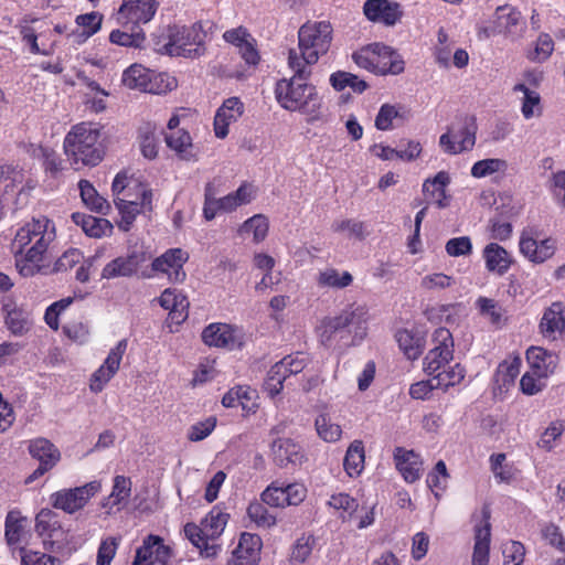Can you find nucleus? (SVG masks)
Wrapping results in <instances>:
<instances>
[{"instance_id":"obj_1","label":"nucleus","mask_w":565,"mask_h":565,"mask_svg":"<svg viewBox=\"0 0 565 565\" xmlns=\"http://www.w3.org/2000/svg\"><path fill=\"white\" fill-rule=\"evenodd\" d=\"M289 67L294 75L276 82L274 94L277 104L285 110L302 115L307 122L313 124L326 117L323 95L309 81L310 68L302 67L299 61L291 57Z\"/></svg>"},{"instance_id":"obj_27","label":"nucleus","mask_w":565,"mask_h":565,"mask_svg":"<svg viewBox=\"0 0 565 565\" xmlns=\"http://www.w3.org/2000/svg\"><path fill=\"white\" fill-rule=\"evenodd\" d=\"M363 12L370 21L388 26L396 24L403 14L399 3L390 0H366Z\"/></svg>"},{"instance_id":"obj_48","label":"nucleus","mask_w":565,"mask_h":565,"mask_svg":"<svg viewBox=\"0 0 565 565\" xmlns=\"http://www.w3.org/2000/svg\"><path fill=\"white\" fill-rule=\"evenodd\" d=\"M149 76H151V70L146 68L140 64L130 65L122 73L121 81L124 85L130 89H138L146 92L148 89Z\"/></svg>"},{"instance_id":"obj_41","label":"nucleus","mask_w":565,"mask_h":565,"mask_svg":"<svg viewBox=\"0 0 565 565\" xmlns=\"http://www.w3.org/2000/svg\"><path fill=\"white\" fill-rule=\"evenodd\" d=\"M102 21V14L95 11L79 14L75 19L79 31H72V33L68 34V38H74L75 42L83 43L99 31Z\"/></svg>"},{"instance_id":"obj_16","label":"nucleus","mask_w":565,"mask_h":565,"mask_svg":"<svg viewBox=\"0 0 565 565\" xmlns=\"http://www.w3.org/2000/svg\"><path fill=\"white\" fill-rule=\"evenodd\" d=\"M188 259V252L182 248H170L154 258L151 267L154 273L164 275L170 282L180 284L186 277L183 266Z\"/></svg>"},{"instance_id":"obj_56","label":"nucleus","mask_w":565,"mask_h":565,"mask_svg":"<svg viewBox=\"0 0 565 565\" xmlns=\"http://www.w3.org/2000/svg\"><path fill=\"white\" fill-rule=\"evenodd\" d=\"M565 430V422L556 419L550 423V425L542 433L537 446L541 449L551 451L555 446L556 441L561 438Z\"/></svg>"},{"instance_id":"obj_19","label":"nucleus","mask_w":565,"mask_h":565,"mask_svg":"<svg viewBox=\"0 0 565 565\" xmlns=\"http://www.w3.org/2000/svg\"><path fill=\"white\" fill-rule=\"evenodd\" d=\"M32 536L30 522L26 516L18 510L8 512L4 522V539L7 544L13 550L22 552Z\"/></svg>"},{"instance_id":"obj_20","label":"nucleus","mask_w":565,"mask_h":565,"mask_svg":"<svg viewBox=\"0 0 565 565\" xmlns=\"http://www.w3.org/2000/svg\"><path fill=\"white\" fill-rule=\"evenodd\" d=\"M157 11L156 0H124L118 11V19L122 24L148 23Z\"/></svg>"},{"instance_id":"obj_53","label":"nucleus","mask_w":565,"mask_h":565,"mask_svg":"<svg viewBox=\"0 0 565 565\" xmlns=\"http://www.w3.org/2000/svg\"><path fill=\"white\" fill-rule=\"evenodd\" d=\"M396 340L407 359L415 360L422 354V339L409 330H399Z\"/></svg>"},{"instance_id":"obj_9","label":"nucleus","mask_w":565,"mask_h":565,"mask_svg":"<svg viewBox=\"0 0 565 565\" xmlns=\"http://www.w3.org/2000/svg\"><path fill=\"white\" fill-rule=\"evenodd\" d=\"M102 490L100 481L94 480L84 486L62 489L50 495L53 508L73 514L82 510L87 502Z\"/></svg>"},{"instance_id":"obj_52","label":"nucleus","mask_w":565,"mask_h":565,"mask_svg":"<svg viewBox=\"0 0 565 565\" xmlns=\"http://www.w3.org/2000/svg\"><path fill=\"white\" fill-rule=\"evenodd\" d=\"M330 85L338 92L343 90L347 87H350L354 93H363L367 88V84L359 78L356 75L338 71L330 75L329 78Z\"/></svg>"},{"instance_id":"obj_60","label":"nucleus","mask_w":565,"mask_h":565,"mask_svg":"<svg viewBox=\"0 0 565 565\" xmlns=\"http://www.w3.org/2000/svg\"><path fill=\"white\" fill-rule=\"evenodd\" d=\"M217 190L213 182L205 185L203 216L206 221H212L218 213H224L220 198H216Z\"/></svg>"},{"instance_id":"obj_21","label":"nucleus","mask_w":565,"mask_h":565,"mask_svg":"<svg viewBox=\"0 0 565 565\" xmlns=\"http://www.w3.org/2000/svg\"><path fill=\"white\" fill-rule=\"evenodd\" d=\"M270 456L280 468L297 467L306 460L302 447L291 438H277L273 440Z\"/></svg>"},{"instance_id":"obj_23","label":"nucleus","mask_w":565,"mask_h":565,"mask_svg":"<svg viewBox=\"0 0 565 565\" xmlns=\"http://www.w3.org/2000/svg\"><path fill=\"white\" fill-rule=\"evenodd\" d=\"M147 260L146 253L131 252L126 256H118L107 263L102 270L103 279H115L119 277H130L139 270L140 266Z\"/></svg>"},{"instance_id":"obj_28","label":"nucleus","mask_w":565,"mask_h":565,"mask_svg":"<svg viewBox=\"0 0 565 565\" xmlns=\"http://www.w3.org/2000/svg\"><path fill=\"white\" fill-rule=\"evenodd\" d=\"M262 540L252 533H242L237 546L232 552L231 565H255L259 559Z\"/></svg>"},{"instance_id":"obj_6","label":"nucleus","mask_w":565,"mask_h":565,"mask_svg":"<svg viewBox=\"0 0 565 565\" xmlns=\"http://www.w3.org/2000/svg\"><path fill=\"white\" fill-rule=\"evenodd\" d=\"M204 39L200 23L172 25L168 28L164 43H158V52L170 56L196 57L203 54Z\"/></svg>"},{"instance_id":"obj_50","label":"nucleus","mask_w":565,"mask_h":565,"mask_svg":"<svg viewBox=\"0 0 565 565\" xmlns=\"http://www.w3.org/2000/svg\"><path fill=\"white\" fill-rule=\"evenodd\" d=\"M508 170V162L500 158H487L475 162L470 174L476 179H482L494 174H504Z\"/></svg>"},{"instance_id":"obj_22","label":"nucleus","mask_w":565,"mask_h":565,"mask_svg":"<svg viewBox=\"0 0 565 565\" xmlns=\"http://www.w3.org/2000/svg\"><path fill=\"white\" fill-rule=\"evenodd\" d=\"M490 512L487 508L481 511L480 520L476 522L475 544L472 553V565H489L490 541H491V524Z\"/></svg>"},{"instance_id":"obj_64","label":"nucleus","mask_w":565,"mask_h":565,"mask_svg":"<svg viewBox=\"0 0 565 565\" xmlns=\"http://www.w3.org/2000/svg\"><path fill=\"white\" fill-rule=\"evenodd\" d=\"M21 565H61L60 558L31 548H22L19 553Z\"/></svg>"},{"instance_id":"obj_34","label":"nucleus","mask_w":565,"mask_h":565,"mask_svg":"<svg viewBox=\"0 0 565 565\" xmlns=\"http://www.w3.org/2000/svg\"><path fill=\"white\" fill-rule=\"evenodd\" d=\"M72 220L89 237L100 238L113 232V224L106 218L75 212L72 214Z\"/></svg>"},{"instance_id":"obj_58","label":"nucleus","mask_w":565,"mask_h":565,"mask_svg":"<svg viewBox=\"0 0 565 565\" xmlns=\"http://www.w3.org/2000/svg\"><path fill=\"white\" fill-rule=\"evenodd\" d=\"M554 51V41L547 33H541L534 44L533 51L527 53V58L532 62L543 63L548 60Z\"/></svg>"},{"instance_id":"obj_55","label":"nucleus","mask_w":565,"mask_h":565,"mask_svg":"<svg viewBox=\"0 0 565 565\" xmlns=\"http://www.w3.org/2000/svg\"><path fill=\"white\" fill-rule=\"evenodd\" d=\"M502 565H522L525 558V547L519 541L508 540L501 545Z\"/></svg>"},{"instance_id":"obj_32","label":"nucleus","mask_w":565,"mask_h":565,"mask_svg":"<svg viewBox=\"0 0 565 565\" xmlns=\"http://www.w3.org/2000/svg\"><path fill=\"white\" fill-rule=\"evenodd\" d=\"M28 449L31 457L43 467L53 469L61 460L58 448L46 438L39 437L30 440Z\"/></svg>"},{"instance_id":"obj_54","label":"nucleus","mask_w":565,"mask_h":565,"mask_svg":"<svg viewBox=\"0 0 565 565\" xmlns=\"http://www.w3.org/2000/svg\"><path fill=\"white\" fill-rule=\"evenodd\" d=\"M328 505L334 510L341 511L343 520L352 519L358 511L359 502L348 493L340 492L330 497Z\"/></svg>"},{"instance_id":"obj_31","label":"nucleus","mask_w":565,"mask_h":565,"mask_svg":"<svg viewBox=\"0 0 565 565\" xmlns=\"http://www.w3.org/2000/svg\"><path fill=\"white\" fill-rule=\"evenodd\" d=\"M450 183V177L446 171H439L433 179H427L423 184V191L428 202L444 209L449 204L446 186Z\"/></svg>"},{"instance_id":"obj_25","label":"nucleus","mask_w":565,"mask_h":565,"mask_svg":"<svg viewBox=\"0 0 565 565\" xmlns=\"http://www.w3.org/2000/svg\"><path fill=\"white\" fill-rule=\"evenodd\" d=\"M521 254L532 263L541 264L550 259L556 250L555 239H536L529 233H522L519 242Z\"/></svg>"},{"instance_id":"obj_42","label":"nucleus","mask_w":565,"mask_h":565,"mask_svg":"<svg viewBox=\"0 0 565 565\" xmlns=\"http://www.w3.org/2000/svg\"><path fill=\"white\" fill-rule=\"evenodd\" d=\"M269 230V221L263 214H255L247 218L238 228V235L244 238H250L254 243L263 242Z\"/></svg>"},{"instance_id":"obj_35","label":"nucleus","mask_w":565,"mask_h":565,"mask_svg":"<svg viewBox=\"0 0 565 565\" xmlns=\"http://www.w3.org/2000/svg\"><path fill=\"white\" fill-rule=\"evenodd\" d=\"M130 492L131 481L124 476H116L110 494L102 502L103 509H105L108 514L119 511L121 505L126 503L130 497Z\"/></svg>"},{"instance_id":"obj_51","label":"nucleus","mask_w":565,"mask_h":565,"mask_svg":"<svg viewBox=\"0 0 565 565\" xmlns=\"http://www.w3.org/2000/svg\"><path fill=\"white\" fill-rule=\"evenodd\" d=\"M466 371L460 364H455L439 370L433 375L438 390L447 391L448 388L461 383L465 379Z\"/></svg>"},{"instance_id":"obj_33","label":"nucleus","mask_w":565,"mask_h":565,"mask_svg":"<svg viewBox=\"0 0 565 565\" xmlns=\"http://www.w3.org/2000/svg\"><path fill=\"white\" fill-rule=\"evenodd\" d=\"M526 360L530 365V371L547 377L555 372L558 363L556 354L540 347L530 348L526 352Z\"/></svg>"},{"instance_id":"obj_59","label":"nucleus","mask_w":565,"mask_h":565,"mask_svg":"<svg viewBox=\"0 0 565 565\" xmlns=\"http://www.w3.org/2000/svg\"><path fill=\"white\" fill-rule=\"evenodd\" d=\"M456 284L454 276L444 273H430L420 279V287L427 291H441Z\"/></svg>"},{"instance_id":"obj_26","label":"nucleus","mask_w":565,"mask_h":565,"mask_svg":"<svg viewBox=\"0 0 565 565\" xmlns=\"http://www.w3.org/2000/svg\"><path fill=\"white\" fill-rule=\"evenodd\" d=\"M170 558V548L163 544L159 536L149 535L137 550L135 565H167Z\"/></svg>"},{"instance_id":"obj_43","label":"nucleus","mask_w":565,"mask_h":565,"mask_svg":"<svg viewBox=\"0 0 565 565\" xmlns=\"http://www.w3.org/2000/svg\"><path fill=\"white\" fill-rule=\"evenodd\" d=\"M514 93H522L521 114L525 119L539 117L542 115L541 96L536 90L531 89L524 83H518L513 86Z\"/></svg>"},{"instance_id":"obj_37","label":"nucleus","mask_w":565,"mask_h":565,"mask_svg":"<svg viewBox=\"0 0 565 565\" xmlns=\"http://www.w3.org/2000/svg\"><path fill=\"white\" fill-rule=\"evenodd\" d=\"M167 146L175 154L186 161L196 160V153L190 134L183 129L172 131L166 136Z\"/></svg>"},{"instance_id":"obj_17","label":"nucleus","mask_w":565,"mask_h":565,"mask_svg":"<svg viewBox=\"0 0 565 565\" xmlns=\"http://www.w3.org/2000/svg\"><path fill=\"white\" fill-rule=\"evenodd\" d=\"M557 279L565 278V265L555 270ZM540 329L542 334L551 340L565 335V305L554 302L548 307L541 319Z\"/></svg>"},{"instance_id":"obj_24","label":"nucleus","mask_w":565,"mask_h":565,"mask_svg":"<svg viewBox=\"0 0 565 565\" xmlns=\"http://www.w3.org/2000/svg\"><path fill=\"white\" fill-rule=\"evenodd\" d=\"M245 107L238 97H230L216 110L214 117V132L218 139H224L230 132V126L236 122L244 114Z\"/></svg>"},{"instance_id":"obj_2","label":"nucleus","mask_w":565,"mask_h":565,"mask_svg":"<svg viewBox=\"0 0 565 565\" xmlns=\"http://www.w3.org/2000/svg\"><path fill=\"white\" fill-rule=\"evenodd\" d=\"M55 238V225L45 216L20 227L12 242L15 268L23 277L41 271L45 253Z\"/></svg>"},{"instance_id":"obj_38","label":"nucleus","mask_w":565,"mask_h":565,"mask_svg":"<svg viewBox=\"0 0 565 565\" xmlns=\"http://www.w3.org/2000/svg\"><path fill=\"white\" fill-rule=\"evenodd\" d=\"M4 309L7 311L4 323L13 335L22 337L31 330L33 319L28 310L18 307L9 309V306Z\"/></svg>"},{"instance_id":"obj_47","label":"nucleus","mask_w":565,"mask_h":565,"mask_svg":"<svg viewBox=\"0 0 565 565\" xmlns=\"http://www.w3.org/2000/svg\"><path fill=\"white\" fill-rule=\"evenodd\" d=\"M20 34L22 41L29 45V50L32 54L49 56L54 53L57 44L56 40L39 42V38H41L40 32L36 33L34 29L28 25L21 26Z\"/></svg>"},{"instance_id":"obj_39","label":"nucleus","mask_w":565,"mask_h":565,"mask_svg":"<svg viewBox=\"0 0 565 565\" xmlns=\"http://www.w3.org/2000/svg\"><path fill=\"white\" fill-rule=\"evenodd\" d=\"M476 307L480 316L491 326L500 329L507 322V311L494 299L487 297H479L476 300Z\"/></svg>"},{"instance_id":"obj_11","label":"nucleus","mask_w":565,"mask_h":565,"mask_svg":"<svg viewBox=\"0 0 565 565\" xmlns=\"http://www.w3.org/2000/svg\"><path fill=\"white\" fill-rule=\"evenodd\" d=\"M365 316V308L358 306L345 309L335 317L323 318L316 328L319 341L323 345H331L338 332L350 324L364 322Z\"/></svg>"},{"instance_id":"obj_29","label":"nucleus","mask_w":565,"mask_h":565,"mask_svg":"<svg viewBox=\"0 0 565 565\" xmlns=\"http://www.w3.org/2000/svg\"><path fill=\"white\" fill-rule=\"evenodd\" d=\"M394 461L396 469L406 482L413 483L420 479L424 470L423 460L414 450L397 447L394 450Z\"/></svg>"},{"instance_id":"obj_12","label":"nucleus","mask_w":565,"mask_h":565,"mask_svg":"<svg viewBox=\"0 0 565 565\" xmlns=\"http://www.w3.org/2000/svg\"><path fill=\"white\" fill-rule=\"evenodd\" d=\"M434 347L424 358V371L433 376L454 358V339L450 331L446 328H438L433 335Z\"/></svg>"},{"instance_id":"obj_36","label":"nucleus","mask_w":565,"mask_h":565,"mask_svg":"<svg viewBox=\"0 0 565 565\" xmlns=\"http://www.w3.org/2000/svg\"><path fill=\"white\" fill-rule=\"evenodd\" d=\"M158 301L163 309L170 312L172 319H175L178 322L186 319L189 302L181 292L167 288L160 295Z\"/></svg>"},{"instance_id":"obj_8","label":"nucleus","mask_w":565,"mask_h":565,"mask_svg":"<svg viewBox=\"0 0 565 565\" xmlns=\"http://www.w3.org/2000/svg\"><path fill=\"white\" fill-rule=\"evenodd\" d=\"M525 23L522 13L514 7H498L488 24L478 26L479 39H489L502 34L511 40L523 38Z\"/></svg>"},{"instance_id":"obj_61","label":"nucleus","mask_w":565,"mask_h":565,"mask_svg":"<svg viewBox=\"0 0 565 565\" xmlns=\"http://www.w3.org/2000/svg\"><path fill=\"white\" fill-rule=\"evenodd\" d=\"M149 77L147 93L160 95L177 87V79L169 74L151 71Z\"/></svg>"},{"instance_id":"obj_45","label":"nucleus","mask_w":565,"mask_h":565,"mask_svg":"<svg viewBox=\"0 0 565 565\" xmlns=\"http://www.w3.org/2000/svg\"><path fill=\"white\" fill-rule=\"evenodd\" d=\"M78 188L82 201L86 207L102 214H106L109 211L110 205L108 201L97 192L89 181L81 180Z\"/></svg>"},{"instance_id":"obj_44","label":"nucleus","mask_w":565,"mask_h":565,"mask_svg":"<svg viewBox=\"0 0 565 565\" xmlns=\"http://www.w3.org/2000/svg\"><path fill=\"white\" fill-rule=\"evenodd\" d=\"M315 427L318 436L326 443H337L342 437V428L335 423L331 414L322 411L315 420Z\"/></svg>"},{"instance_id":"obj_40","label":"nucleus","mask_w":565,"mask_h":565,"mask_svg":"<svg viewBox=\"0 0 565 565\" xmlns=\"http://www.w3.org/2000/svg\"><path fill=\"white\" fill-rule=\"evenodd\" d=\"M114 203L120 214L118 226L125 232L130 230L138 214L146 210H151V203H142V201L137 202L119 198L118 201H114Z\"/></svg>"},{"instance_id":"obj_4","label":"nucleus","mask_w":565,"mask_h":565,"mask_svg":"<svg viewBox=\"0 0 565 565\" xmlns=\"http://www.w3.org/2000/svg\"><path fill=\"white\" fill-rule=\"evenodd\" d=\"M332 40V28L326 21L307 22L298 31V51L290 50L288 65L291 57L299 61L302 67L316 64L321 55L326 54Z\"/></svg>"},{"instance_id":"obj_57","label":"nucleus","mask_w":565,"mask_h":565,"mask_svg":"<svg viewBox=\"0 0 565 565\" xmlns=\"http://www.w3.org/2000/svg\"><path fill=\"white\" fill-rule=\"evenodd\" d=\"M247 515L258 527H271L276 524V516L268 511L263 501L249 503Z\"/></svg>"},{"instance_id":"obj_5","label":"nucleus","mask_w":565,"mask_h":565,"mask_svg":"<svg viewBox=\"0 0 565 565\" xmlns=\"http://www.w3.org/2000/svg\"><path fill=\"white\" fill-rule=\"evenodd\" d=\"M227 521L228 514L223 512L220 507H214L200 525L188 523L184 526V534L203 556L213 557L220 551L216 540L224 532Z\"/></svg>"},{"instance_id":"obj_7","label":"nucleus","mask_w":565,"mask_h":565,"mask_svg":"<svg viewBox=\"0 0 565 565\" xmlns=\"http://www.w3.org/2000/svg\"><path fill=\"white\" fill-rule=\"evenodd\" d=\"M352 58L359 67L376 75H397L405 68L401 55L383 43L365 45L354 52Z\"/></svg>"},{"instance_id":"obj_30","label":"nucleus","mask_w":565,"mask_h":565,"mask_svg":"<svg viewBox=\"0 0 565 565\" xmlns=\"http://www.w3.org/2000/svg\"><path fill=\"white\" fill-rule=\"evenodd\" d=\"M488 271L503 276L511 267L512 257L509 252L497 243H489L482 250Z\"/></svg>"},{"instance_id":"obj_63","label":"nucleus","mask_w":565,"mask_h":565,"mask_svg":"<svg viewBox=\"0 0 565 565\" xmlns=\"http://www.w3.org/2000/svg\"><path fill=\"white\" fill-rule=\"evenodd\" d=\"M547 376H543L533 371H526L520 381V387L523 394L532 396L542 392L546 386Z\"/></svg>"},{"instance_id":"obj_46","label":"nucleus","mask_w":565,"mask_h":565,"mask_svg":"<svg viewBox=\"0 0 565 565\" xmlns=\"http://www.w3.org/2000/svg\"><path fill=\"white\" fill-rule=\"evenodd\" d=\"M331 228L334 233L341 234L349 239L363 241L370 234L367 225L356 218L337 220L332 223Z\"/></svg>"},{"instance_id":"obj_62","label":"nucleus","mask_w":565,"mask_h":565,"mask_svg":"<svg viewBox=\"0 0 565 565\" xmlns=\"http://www.w3.org/2000/svg\"><path fill=\"white\" fill-rule=\"evenodd\" d=\"M119 543L120 537L107 536L102 539L97 550L96 565H110L117 553Z\"/></svg>"},{"instance_id":"obj_49","label":"nucleus","mask_w":565,"mask_h":565,"mask_svg":"<svg viewBox=\"0 0 565 565\" xmlns=\"http://www.w3.org/2000/svg\"><path fill=\"white\" fill-rule=\"evenodd\" d=\"M364 446L361 440H354L348 447L344 457V470L350 477L359 476L364 469Z\"/></svg>"},{"instance_id":"obj_15","label":"nucleus","mask_w":565,"mask_h":565,"mask_svg":"<svg viewBox=\"0 0 565 565\" xmlns=\"http://www.w3.org/2000/svg\"><path fill=\"white\" fill-rule=\"evenodd\" d=\"M201 337L209 347L234 350L243 344L244 333L238 327L214 322L203 329Z\"/></svg>"},{"instance_id":"obj_18","label":"nucleus","mask_w":565,"mask_h":565,"mask_svg":"<svg viewBox=\"0 0 565 565\" xmlns=\"http://www.w3.org/2000/svg\"><path fill=\"white\" fill-rule=\"evenodd\" d=\"M111 192L114 201H118L121 198L129 201H142V203L152 202L151 191L137 179L129 175L127 171L116 174L111 184Z\"/></svg>"},{"instance_id":"obj_3","label":"nucleus","mask_w":565,"mask_h":565,"mask_svg":"<svg viewBox=\"0 0 565 565\" xmlns=\"http://www.w3.org/2000/svg\"><path fill=\"white\" fill-rule=\"evenodd\" d=\"M100 130L92 122L72 127L64 138V152L76 168L95 167L104 159L105 150L99 142Z\"/></svg>"},{"instance_id":"obj_13","label":"nucleus","mask_w":565,"mask_h":565,"mask_svg":"<svg viewBox=\"0 0 565 565\" xmlns=\"http://www.w3.org/2000/svg\"><path fill=\"white\" fill-rule=\"evenodd\" d=\"M476 145V127L473 124L460 122L452 125L439 137V147L447 154H459L470 151Z\"/></svg>"},{"instance_id":"obj_10","label":"nucleus","mask_w":565,"mask_h":565,"mask_svg":"<svg viewBox=\"0 0 565 565\" xmlns=\"http://www.w3.org/2000/svg\"><path fill=\"white\" fill-rule=\"evenodd\" d=\"M307 355L300 352L285 356L268 371L264 384L265 391L269 396H276L282 390L284 381L290 375L300 373L307 366Z\"/></svg>"},{"instance_id":"obj_14","label":"nucleus","mask_w":565,"mask_h":565,"mask_svg":"<svg viewBox=\"0 0 565 565\" xmlns=\"http://www.w3.org/2000/svg\"><path fill=\"white\" fill-rule=\"evenodd\" d=\"M128 342L122 339L110 349L103 364L90 375L89 390L90 392L98 394L100 393L110 380L118 372L122 356L127 350Z\"/></svg>"}]
</instances>
